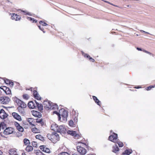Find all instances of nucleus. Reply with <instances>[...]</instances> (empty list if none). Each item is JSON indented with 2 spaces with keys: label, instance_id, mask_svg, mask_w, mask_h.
Instances as JSON below:
<instances>
[{
  "label": "nucleus",
  "instance_id": "nucleus-1",
  "mask_svg": "<svg viewBox=\"0 0 155 155\" xmlns=\"http://www.w3.org/2000/svg\"><path fill=\"white\" fill-rule=\"evenodd\" d=\"M53 114H57L58 117V120H61V117L62 118L61 121L65 122L67 121V118L68 116V112L63 108H62L59 110L58 112L56 111H54L53 112Z\"/></svg>",
  "mask_w": 155,
  "mask_h": 155
},
{
  "label": "nucleus",
  "instance_id": "nucleus-2",
  "mask_svg": "<svg viewBox=\"0 0 155 155\" xmlns=\"http://www.w3.org/2000/svg\"><path fill=\"white\" fill-rule=\"evenodd\" d=\"M117 135L115 133L109 136V140L114 143H117L120 147H122L123 146V144L122 142L119 141L117 139Z\"/></svg>",
  "mask_w": 155,
  "mask_h": 155
},
{
  "label": "nucleus",
  "instance_id": "nucleus-3",
  "mask_svg": "<svg viewBox=\"0 0 155 155\" xmlns=\"http://www.w3.org/2000/svg\"><path fill=\"white\" fill-rule=\"evenodd\" d=\"M47 137L48 139L54 143H56L59 140L58 134L55 132L52 133L51 134H48Z\"/></svg>",
  "mask_w": 155,
  "mask_h": 155
},
{
  "label": "nucleus",
  "instance_id": "nucleus-4",
  "mask_svg": "<svg viewBox=\"0 0 155 155\" xmlns=\"http://www.w3.org/2000/svg\"><path fill=\"white\" fill-rule=\"evenodd\" d=\"M14 100L17 103L18 105V107H20L22 108H26V104L16 97H15L14 98Z\"/></svg>",
  "mask_w": 155,
  "mask_h": 155
},
{
  "label": "nucleus",
  "instance_id": "nucleus-5",
  "mask_svg": "<svg viewBox=\"0 0 155 155\" xmlns=\"http://www.w3.org/2000/svg\"><path fill=\"white\" fill-rule=\"evenodd\" d=\"M77 151L81 155H84L87 153V150L81 146H77Z\"/></svg>",
  "mask_w": 155,
  "mask_h": 155
},
{
  "label": "nucleus",
  "instance_id": "nucleus-6",
  "mask_svg": "<svg viewBox=\"0 0 155 155\" xmlns=\"http://www.w3.org/2000/svg\"><path fill=\"white\" fill-rule=\"evenodd\" d=\"M67 133L68 134L73 136L75 139H78L81 137L80 135L79 134H77L75 131L68 130Z\"/></svg>",
  "mask_w": 155,
  "mask_h": 155
},
{
  "label": "nucleus",
  "instance_id": "nucleus-7",
  "mask_svg": "<svg viewBox=\"0 0 155 155\" xmlns=\"http://www.w3.org/2000/svg\"><path fill=\"white\" fill-rule=\"evenodd\" d=\"M10 99L8 97H0V103L3 104H8L10 101Z\"/></svg>",
  "mask_w": 155,
  "mask_h": 155
},
{
  "label": "nucleus",
  "instance_id": "nucleus-8",
  "mask_svg": "<svg viewBox=\"0 0 155 155\" xmlns=\"http://www.w3.org/2000/svg\"><path fill=\"white\" fill-rule=\"evenodd\" d=\"M57 132L61 134H64L67 132V130L65 127L63 125H60L58 127Z\"/></svg>",
  "mask_w": 155,
  "mask_h": 155
},
{
  "label": "nucleus",
  "instance_id": "nucleus-9",
  "mask_svg": "<svg viewBox=\"0 0 155 155\" xmlns=\"http://www.w3.org/2000/svg\"><path fill=\"white\" fill-rule=\"evenodd\" d=\"M14 131L13 129L11 127L6 128L4 131V133L6 135H8L12 134Z\"/></svg>",
  "mask_w": 155,
  "mask_h": 155
},
{
  "label": "nucleus",
  "instance_id": "nucleus-10",
  "mask_svg": "<svg viewBox=\"0 0 155 155\" xmlns=\"http://www.w3.org/2000/svg\"><path fill=\"white\" fill-rule=\"evenodd\" d=\"M0 88L2 89L6 94H10L11 93V91L9 88L5 86H2Z\"/></svg>",
  "mask_w": 155,
  "mask_h": 155
},
{
  "label": "nucleus",
  "instance_id": "nucleus-11",
  "mask_svg": "<svg viewBox=\"0 0 155 155\" xmlns=\"http://www.w3.org/2000/svg\"><path fill=\"white\" fill-rule=\"evenodd\" d=\"M8 116V114L3 109H1L0 111V117L2 119H5Z\"/></svg>",
  "mask_w": 155,
  "mask_h": 155
},
{
  "label": "nucleus",
  "instance_id": "nucleus-12",
  "mask_svg": "<svg viewBox=\"0 0 155 155\" xmlns=\"http://www.w3.org/2000/svg\"><path fill=\"white\" fill-rule=\"evenodd\" d=\"M39 147L40 149L42 151L48 153H51V151L47 147L45 146H40Z\"/></svg>",
  "mask_w": 155,
  "mask_h": 155
},
{
  "label": "nucleus",
  "instance_id": "nucleus-13",
  "mask_svg": "<svg viewBox=\"0 0 155 155\" xmlns=\"http://www.w3.org/2000/svg\"><path fill=\"white\" fill-rule=\"evenodd\" d=\"M44 104L45 105V107L48 108V109H51V106L52 104V103L51 101H44L43 102Z\"/></svg>",
  "mask_w": 155,
  "mask_h": 155
},
{
  "label": "nucleus",
  "instance_id": "nucleus-14",
  "mask_svg": "<svg viewBox=\"0 0 155 155\" xmlns=\"http://www.w3.org/2000/svg\"><path fill=\"white\" fill-rule=\"evenodd\" d=\"M12 116L16 119L19 121H21L22 120L21 118L20 115L16 112H13L12 114Z\"/></svg>",
  "mask_w": 155,
  "mask_h": 155
},
{
  "label": "nucleus",
  "instance_id": "nucleus-15",
  "mask_svg": "<svg viewBox=\"0 0 155 155\" xmlns=\"http://www.w3.org/2000/svg\"><path fill=\"white\" fill-rule=\"evenodd\" d=\"M12 15L11 19L15 21H18L21 18V17L19 15L15 14H10V15Z\"/></svg>",
  "mask_w": 155,
  "mask_h": 155
},
{
  "label": "nucleus",
  "instance_id": "nucleus-16",
  "mask_svg": "<svg viewBox=\"0 0 155 155\" xmlns=\"http://www.w3.org/2000/svg\"><path fill=\"white\" fill-rule=\"evenodd\" d=\"M33 95L34 97L39 100L41 99V97L40 96L38 92L36 91H33Z\"/></svg>",
  "mask_w": 155,
  "mask_h": 155
},
{
  "label": "nucleus",
  "instance_id": "nucleus-17",
  "mask_svg": "<svg viewBox=\"0 0 155 155\" xmlns=\"http://www.w3.org/2000/svg\"><path fill=\"white\" fill-rule=\"evenodd\" d=\"M35 103L32 101L29 102L28 104V106L29 108L31 109H34L36 107V102Z\"/></svg>",
  "mask_w": 155,
  "mask_h": 155
},
{
  "label": "nucleus",
  "instance_id": "nucleus-18",
  "mask_svg": "<svg viewBox=\"0 0 155 155\" xmlns=\"http://www.w3.org/2000/svg\"><path fill=\"white\" fill-rule=\"evenodd\" d=\"M25 108H22L20 107H18L17 110L20 114L24 115L25 114V112L24 109Z\"/></svg>",
  "mask_w": 155,
  "mask_h": 155
},
{
  "label": "nucleus",
  "instance_id": "nucleus-19",
  "mask_svg": "<svg viewBox=\"0 0 155 155\" xmlns=\"http://www.w3.org/2000/svg\"><path fill=\"white\" fill-rule=\"evenodd\" d=\"M32 114L33 116L36 117H40L41 116V114L36 111H32Z\"/></svg>",
  "mask_w": 155,
  "mask_h": 155
},
{
  "label": "nucleus",
  "instance_id": "nucleus-20",
  "mask_svg": "<svg viewBox=\"0 0 155 155\" xmlns=\"http://www.w3.org/2000/svg\"><path fill=\"white\" fill-rule=\"evenodd\" d=\"M27 121L28 122L29 124L33 126H35V120L32 118H28L27 119Z\"/></svg>",
  "mask_w": 155,
  "mask_h": 155
},
{
  "label": "nucleus",
  "instance_id": "nucleus-21",
  "mask_svg": "<svg viewBox=\"0 0 155 155\" xmlns=\"http://www.w3.org/2000/svg\"><path fill=\"white\" fill-rule=\"evenodd\" d=\"M58 125L55 123L52 124L51 126V129L55 131H57L58 128Z\"/></svg>",
  "mask_w": 155,
  "mask_h": 155
},
{
  "label": "nucleus",
  "instance_id": "nucleus-22",
  "mask_svg": "<svg viewBox=\"0 0 155 155\" xmlns=\"http://www.w3.org/2000/svg\"><path fill=\"white\" fill-rule=\"evenodd\" d=\"M9 153L10 155H18L16 150L14 149H11L9 150Z\"/></svg>",
  "mask_w": 155,
  "mask_h": 155
},
{
  "label": "nucleus",
  "instance_id": "nucleus-23",
  "mask_svg": "<svg viewBox=\"0 0 155 155\" xmlns=\"http://www.w3.org/2000/svg\"><path fill=\"white\" fill-rule=\"evenodd\" d=\"M82 54L83 55H84V57H87V58H88L91 61H92L93 62L94 61V60L88 54H85L83 52H82Z\"/></svg>",
  "mask_w": 155,
  "mask_h": 155
},
{
  "label": "nucleus",
  "instance_id": "nucleus-24",
  "mask_svg": "<svg viewBox=\"0 0 155 155\" xmlns=\"http://www.w3.org/2000/svg\"><path fill=\"white\" fill-rule=\"evenodd\" d=\"M132 153V150H125L124 152L122 154L123 155H129Z\"/></svg>",
  "mask_w": 155,
  "mask_h": 155
},
{
  "label": "nucleus",
  "instance_id": "nucleus-25",
  "mask_svg": "<svg viewBox=\"0 0 155 155\" xmlns=\"http://www.w3.org/2000/svg\"><path fill=\"white\" fill-rule=\"evenodd\" d=\"M93 98L95 102L97 103L98 105L100 106L101 102L95 96H93Z\"/></svg>",
  "mask_w": 155,
  "mask_h": 155
},
{
  "label": "nucleus",
  "instance_id": "nucleus-26",
  "mask_svg": "<svg viewBox=\"0 0 155 155\" xmlns=\"http://www.w3.org/2000/svg\"><path fill=\"white\" fill-rule=\"evenodd\" d=\"M119 150V148L117 145H115L113 148L112 151L113 152L116 153Z\"/></svg>",
  "mask_w": 155,
  "mask_h": 155
},
{
  "label": "nucleus",
  "instance_id": "nucleus-27",
  "mask_svg": "<svg viewBox=\"0 0 155 155\" xmlns=\"http://www.w3.org/2000/svg\"><path fill=\"white\" fill-rule=\"evenodd\" d=\"M51 108L50 109H52V110H58V106L56 104H54V103H52V104Z\"/></svg>",
  "mask_w": 155,
  "mask_h": 155
},
{
  "label": "nucleus",
  "instance_id": "nucleus-28",
  "mask_svg": "<svg viewBox=\"0 0 155 155\" xmlns=\"http://www.w3.org/2000/svg\"><path fill=\"white\" fill-rule=\"evenodd\" d=\"M33 150V147L31 146H27L26 148V150L28 152H30Z\"/></svg>",
  "mask_w": 155,
  "mask_h": 155
},
{
  "label": "nucleus",
  "instance_id": "nucleus-29",
  "mask_svg": "<svg viewBox=\"0 0 155 155\" xmlns=\"http://www.w3.org/2000/svg\"><path fill=\"white\" fill-rule=\"evenodd\" d=\"M69 125L71 127H75L76 126L75 124H74L72 120H71L69 122Z\"/></svg>",
  "mask_w": 155,
  "mask_h": 155
},
{
  "label": "nucleus",
  "instance_id": "nucleus-30",
  "mask_svg": "<svg viewBox=\"0 0 155 155\" xmlns=\"http://www.w3.org/2000/svg\"><path fill=\"white\" fill-rule=\"evenodd\" d=\"M5 127V125L4 123H1L0 124V131L2 129L3 130Z\"/></svg>",
  "mask_w": 155,
  "mask_h": 155
},
{
  "label": "nucleus",
  "instance_id": "nucleus-31",
  "mask_svg": "<svg viewBox=\"0 0 155 155\" xmlns=\"http://www.w3.org/2000/svg\"><path fill=\"white\" fill-rule=\"evenodd\" d=\"M36 138L41 140L43 141L44 140V138L40 135H38L36 136Z\"/></svg>",
  "mask_w": 155,
  "mask_h": 155
},
{
  "label": "nucleus",
  "instance_id": "nucleus-32",
  "mask_svg": "<svg viewBox=\"0 0 155 155\" xmlns=\"http://www.w3.org/2000/svg\"><path fill=\"white\" fill-rule=\"evenodd\" d=\"M37 106L38 109L40 110H43V106L40 104H39V103L36 102V106Z\"/></svg>",
  "mask_w": 155,
  "mask_h": 155
},
{
  "label": "nucleus",
  "instance_id": "nucleus-33",
  "mask_svg": "<svg viewBox=\"0 0 155 155\" xmlns=\"http://www.w3.org/2000/svg\"><path fill=\"white\" fill-rule=\"evenodd\" d=\"M32 131L35 133H38L39 132V130L35 127H34L32 129Z\"/></svg>",
  "mask_w": 155,
  "mask_h": 155
},
{
  "label": "nucleus",
  "instance_id": "nucleus-34",
  "mask_svg": "<svg viewBox=\"0 0 155 155\" xmlns=\"http://www.w3.org/2000/svg\"><path fill=\"white\" fill-rule=\"evenodd\" d=\"M17 129L20 132H22L24 131V128L20 126L18 128H17Z\"/></svg>",
  "mask_w": 155,
  "mask_h": 155
},
{
  "label": "nucleus",
  "instance_id": "nucleus-35",
  "mask_svg": "<svg viewBox=\"0 0 155 155\" xmlns=\"http://www.w3.org/2000/svg\"><path fill=\"white\" fill-rule=\"evenodd\" d=\"M24 143L25 145H27L30 143L29 140L27 139H25L24 140Z\"/></svg>",
  "mask_w": 155,
  "mask_h": 155
},
{
  "label": "nucleus",
  "instance_id": "nucleus-36",
  "mask_svg": "<svg viewBox=\"0 0 155 155\" xmlns=\"http://www.w3.org/2000/svg\"><path fill=\"white\" fill-rule=\"evenodd\" d=\"M30 21H32L33 22H36L37 21L34 19L33 18H32L31 17H28L27 18Z\"/></svg>",
  "mask_w": 155,
  "mask_h": 155
},
{
  "label": "nucleus",
  "instance_id": "nucleus-37",
  "mask_svg": "<svg viewBox=\"0 0 155 155\" xmlns=\"http://www.w3.org/2000/svg\"><path fill=\"white\" fill-rule=\"evenodd\" d=\"M23 98L25 100H28L29 98V96L27 94H25L23 95Z\"/></svg>",
  "mask_w": 155,
  "mask_h": 155
},
{
  "label": "nucleus",
  "instance_id": "nucleus-38",
  "mask_svg": "<svg viewBox=\"0 0 155 155\" xmlns=\"http://www.w3.org/2000/svg\"><path fill=\"white\" fill-rule=\"evenodd\" d=\"M58 155H70L67 152H62L60 153Z\"/></svg>",
  "mask_w": 155,
  "mask_h": 155
},
{
  "label": "nucleus",
  "instance_id": "nucleus-39",
  "mask_svg": "<svg viewBox=\"0 0 155 155\" xmlns=\"http://www.w3.org/2000/svg\"><path fill=\"white\" fill-rule=\"evenodd\" d=\"M39 23L43 26H46L47 25V24L46 23L42 21H40Z\"/></svg>",
  "mask_w": 155,
  "mask_h": 155
},
{
  "label": "nucleus",
  "instance_id": "nucleus-40",
  "mask_svg": "<svg viewBox=\"0 0 155 155\" xmlns=\"http://www.w3.org/2000/svg\"><path fill=\"white\" fill-rule=\"evenodd\" d=\"M14 124L15 126L16 127V128H18L20 126L19 124L16 122H14Z\"/></svg>",
  "mask_w": 155,
  "mask_h": 155
},
{
  "label": "nucleus",
  "instance_id": "nucleus-41",
  "mask_svg": "<svg viewBox=\"0 0 155 155\" xmlns=\"http://www.w3.org/2000/svg\"><path fill=\"white\" fill-rule=\"evenodd\" d=\"M37 143L36 142L33 141L32 142V145L34 147H36L37 146Z\"/></svg>",
  "mask_w": 155,
  "mask_h": 155
},
{
  "label": "nucleus",
  "instance_id": "nucleus-42",
  "mask_svg": "<svg viewBox=\"0 0 155 155\" xmlns=\"http://www.w3.org/2000/svg\"><path fill=\"white\" fill-rule=\"evenodd\" d=\"M21 11L23 12L25 15H31L30 13L25 11L21 10Z\"/></svg>",
  "mask_w": 155,
  "mask_h": 155
},
{
  "label": "nucleus",
  "instance_id": "nucleus-43",
  "mask_svg": "<svg viewBox=\"0 0 155 155\" xmlns=\"http://www.w3.org/2000/svg\"><path fill=\"white\" fill-rule=\"evenodd\" d=\"M153 86H149L146 88V90L147 91L150 90L152 88L154 87Z\"/></svg>",
  "mask_w": 155,
  "mask_h": 155
},
{
  "label": "nucleus",
  "instance_id": "nucleus-44",
  "mask_svg": "<svg viewBox=\"0 0 155 155\" xmlns=\"http://www.w3.org/2000/svg\"><path fill=\"white\" fill-rule=\"evenodd\" d=\"M5 83L7 84H8L10 81L8 80H6L4 81Z\"/></svg>",
  "mask_w": 155,
  "mask_h": 155
},
{
  "label": "nucleus",
  "instance_id": "nucleus-45",
  "mask_svg": "<svg viewBox=\"0 0 155 155\" xmlns=\"http://www.w3.org/2000/svg\"><path fill=\"white\" fill-rule=\"evenodd\" d=\"M36 122L38 123H40L42 122V120L41 119H36Z\"/></svg>",
  "mask_w": 155,
  "mask_h": 155
},
{
  "label": "nucleus",
  "instance_id": "nucleus-46",
  "mask_svg": "<svg viewBox=\"0 0 155 155\" xmlns=\"http://www.w3.org/2000/svg\"><path fill=\"white\" fill-rule=\"evenodd\" d=\"M78 116V115L77 114V115L76 116H75L74 118V121H76V122H77L78 121V117H77Z\"/></svg>",
  "mask_w": 155,
  "mask_h": 155
},
{
  "label": "nucleus",
  "instance_id": "nucleus-47",
  "mask_svg": "<svg viewBox=\"0 0 155 155\" xmlns=\"http://www.w3.org/2000/svg\"><path fill=\"white\" fill-rule=\"evenodd\" d=\"M8 84H9L10 86H12L13 85V83L12 82L10 81L9 83Z\"/></svg>",
  "mask_w": 155,
  "mask_h": 155
},
{
  "label": "nucleus",
  "instance_id": "nucleus-48",
  "mask_svg": "<svg viewBox=\"0 0 155 155\" xmlns=\"http://www.w3.org/2000/svg\"><path fill=\"white\" fill-rule=\"evenodd\" d=\"M140 31H141V32H144L145 33L147 34H150L149 32H146V31H144L143 30H141Z\"/></svg>",
  "mask_w": 155,
  "mask_h": 155
},
{
  "label": "nucleus",
  "instance_id": "nucleus-49",
  "mask_svg": "<svg viewBox=\"0 0 155 155\" xmlns=\"http://www.w3.org/2000/svg\"><path fill=\"white\" fill-rule=\"evenodd\" d=\"M147 53L149 54H150V55H152L153 56V54H152L149 51H147Z\"/></svg>",
  "mask_w": 155,
  "mask_h": 155
},
{
  "label": "nucleus",
  "instance_id": "nucleus-50",
  "mask_svg": "<svg viewBox=\"0 0 155 155\" xmlns=\"http://www.w3.org/2000/svg\"><path fill=\"white\" fill-rule=\"evenodd\" d=\"M137 50H138L139 51H142L141 48H137Z\"/></svg>",
  "mask_w": 155,
  "mask_h": 155
},
{
  "label": "nucleus",
  "instance_id": "nucleus-51",
  "mask_svg": "<svg viewBox=\"0 0 155 155\" xmlns=\"http://www.w3.org/2000/svg\"><path fill=\"white\" fill-rule=\"evenodd\" d=\"M38 27L41 30V31H43V28H41V26H38Z\"/></svg>",
  "mask_w": 155,
  "mask_h": 155
},
{
  "label": "nucleus",
  "instance_id": "nucleus-52",
  "mask_svg": "<svg viewBox=\"0 0 155 155\" xmlns=\"http://www.w3.org/2000/svg\"><path fill=\"white\" fill-rule=\"evenodd\" d=\"M78 143H82V144H83L85 145H86V143H83L82 142H81V141H80V142H78Z\"/></svg>",
  "mask_w": 155,
  "mask_h": 155
},
{
  "label": "nucleus",
  "instance_id": "nucleus-53",
  "mask_svg": "<svg viewBox=\"0 0 155 155\" xmlns=\"http://www.w3.org/2000/svg\"><path fill=\"white\" fill-rule=\"evenodd\" d=\"M2 152L0 150V155H2Z\"/></svg>",
  "mask_w": 155,
  "mask_h": 155
},
{
  "label": "nucleus",
  "instance_id": "nucleus-54",
  "mask_svg": "<svg viewBox=\"0 0 155 155\" xmlns=\"http://www.w3.org/2000/svg\"><path fill=\"white\" fill-rule=\"evenodd\" d=\"M72 155H78V154L76 153H74Z\"/></svg>",
  "mask_w": 155,
  "mask_h": 155
},
{
  "label": "nucleus",
  "instance_id": "nucleus-55",
  "mask_svg": "<svg viewBox=\"0 0 155 155\" xmlns=\"http://www.w3.org/2000/svg\"><path fill=\"white\" fill-rule=\"evenodd\" d=\"M143 52H144L146 53H147V51L145 50H143Z\"/></svg>",
  "mask_w": 155,
  "mask_h": 155
},
{
  "label": "nucleus",
  "instance_id": "nucleus-56",
  "mask_svg": "<svg viewBox=\"0 0 155 155\" xmlns=\"http://www.w3.org/2000/svg\"><path fill=\"white\" fill-rule=\"evenodd\" d=\"M104 2H107V3H109V4H110V3L109 2H107V1H105Z\"/></svg>",
  "mask_w": 155,
  "mask_h": 155
},
{
  "label": "nucleus",
  "instance_id": "nucleus-57",
  "mask_svg": "<svg viewBox=\"0 0 155 155\" xmlns=\"http://www.w3.org/2000/svg\"><path fill=\"white\" fill-rule=\"evenodd\" d=\"M135 88H138L140 87H135Z\"/></svg>",
  "mask_w": 155,
  "mask_h": 155
},
{
  "label": "nucleus",
  "instance_id": "nucleus-58",
  "mask_svg": "<svg viewBox=\"0 0 155 155\" xmlns=\"http://www.w3.org/2000/svg\"><path fill=\"white\" fill-rule=\"evenodd\" d=\"M87 155H95L93 154H88Z\"/></svg>",
  "mask_w": 155,
  "mask_h": 155
},
{
  "label": "nucleus",
  "instance_id": "nucleus-59",
  "mask_svg": "<svg viewBox=\"0 0 155 155\" xmlns=\"http://www.w3.org/2000/svg\"><path fill=\"white\" fill-rule=\"evenodd\" d=\"M42 31H43V32L44 33L45 32V31H43V30Z\"/></svg>",
  "mask_w": 155,
  "mask_h": 155
},
{
  "label": "nucleus",
  "instance_id": "nucleus-60",
  "mask_svg": "<svg viewBox=\"0 0 155 155\" xmlns=\"http://www.w3.org/2000/svg\"><path fill=\"white\" fill-rule=\"evenodd\" d=\"M137 36H138V35H137Z\"/></svg>",
  "mask_w": 155,
  "mask_h": 155
},
{
  "label": "nucleus",
  "instance_id": "nucleus-61",
  "mask_svg": "<svg viewBox=\"0 0 155 155\" xmlns=\"http://www.w3.org/2000/svg\"><path fill=\"white\" fill-rule=\"evenodd\" d=\"M60 150V149H58V150Z\"/></svg>",
  "mask_w": 155,
  "mask_h": 155
}]
</instances>
